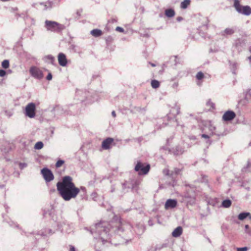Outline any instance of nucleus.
Returning a JSON list of instances; mask_svg holds the SVG:
<instances>
[{"label": "nucleus", "instance_id": "1", "mask_svg": "<svg viewBox=\"0 0 251 251\" xmlns=\"http://www.w3.org/2000/svg\"><path fill=\"white\" fill-rule=\"evenodd\" d=\"M132 228L131 225L126 222H120L118 226L114 227L107 222H101L91 227L90 232L95 239L99 240L98 244L101 243L104 245L109 241L110 232L112 231H115L126 242L131 240Z\"/></svg>", "mask_w": 251, "mask_h": 251}, {"label": "nucleus", "instance_id": "2", "mask_svg": "<svg viewBox=\"0 0 251 251\" xmlns=\"http://www.w3.org/2000/svg\"><path fill=\"white\" fill-rule=\"evenodd\" d=\"M56 187L60 196L66 201L75 198L80 192V189L73 182L72 177L68 176H64L61 181L58 182Z\"/></svg>", "mask_w": 251, "mask_h": 251}, {"label": "nucleus", "instance_id": "3", "mask_svg": "<svg viewBox=\"0 0 251 251\" xmlns=\"http://www.w3.org/2000/svg\"><path fill=\"white\" fill-rule=\"evenodd\" d=\"M45 24L47 29L52 32H60L65 28L63 25L51 21L46 20Z\"/></svg>", "mask_w": 251, "mask_h": 251}, {"label": "nucleus", "instance_id": "4", "mask_svg": "<svg viewBox=\"0 0 251 251\" xmlns=\"http://www.w3.org/2000/svg\"><path fill=\"white\" fill-rule=\"evenodd\" d=\"M234 7L239 13L247 16L251 14V8L249 6H242L238 0H234Z\"/></svg>", "mask_w": 251, "mask_h": 251}, {"label": "nucleus", "instance_id": "5", "mask_svg": "<svg viewBox=\"0 0 251 251\" xmlns=\"http://www.w3.org/2000/svg\"><path fill=\"white\" fill-rule=\"evenodd\" d=\"M150 169V165L138 161L134 170L139 175H144L148 173Z\"/></svg>", "mask_w": 251, "mask_h": 251}, {"label": "nucleus", "instance_id": "6", "mask_svg": "<svg viewBox=\"0 0 251 251\" xmlns=\"http://www.w3.org/2000/svg\"><path fill=\"white\" fill-rule=\"evenodd\" d=\"M54 227H56L57 229H60L62 232L66 233H70L73 231V226L72 225L69 224L66 222H63L62 223H59L58 222H55Z\"/></svg>", "mask_w": 251, "mask_h": 251}, {"label": "nucleus", "instance_id": "7", "mask_svg": "<svg viewBox=\"0 0 251 251\" xmlns=\"http://www.w3.org/2000/svg\"><path fill=\"white\" fill-rule=\"evenodd\" d=\"M160 149L161 150L164 151L165 153L173 154L175 155L181 154L184 152L183 149L179 146H177L175 148L172 149H169L166 147H162Z\"/></svg>", "mask_w": 251, "mask_h": 251}, {"label": "nucleus", "instance_id": "8", "mask_svg": "<svg viewBox=\"0 0 251 251\" xmlns=\"http://www.w3.org/2000/svg\"><path fill=\"white\" fill-rule=\"evenodd\" d=\"M36 106L34 103L30 102L25 107V114L26 116L33 118L35 116Z\"/></svg>", "mask_w": 251, "mask_h": 251}, {"label": "nucleus", "instance_id": "9", "mask_svg": "<svg viewBox=\"0 0 251 251\" xmlns=\"http://www.w3.org/2000/svg\"><path fill=\"white\" fill-rule=\"evenodd\" d=\"M41 173L46 182H50L54 178L52 172L47 168L42 169L41 171Z\"/></svg>", "mask_w": 251, "mask_h": 251}, {"label": "nucleus", "instance_id": "10", "mask_svg": "<svg viewBox=\"0 0 251 251\" xmlns=\"http://www.w3.org/2000/svg\"><path fill=\"white\" fill-rule=\"evenodd\" d=\"M31 75L37 79H41L44 77V75L42 70L36 67H32L29 70Z\"/></svg>", "mask_w": 251, "mask_h": 251}, {"label": "nucleus", "instance_id": "11", "mask_svg": "<svg viewBox=\"0 0 251 251\" xmlns=\"http://www.w3.org/2000/svg\"><path fill=\"white\" fill-rule=\"evenodd\" d=\"M236 116L234 112L230 110L227 111L223 115L222 119L225 121H229L233 120Z\"/></svg>", "mask_w": 251, "mask_h": 251}, {"label": "nucleus", "instance_id": "12", "mask_svg": "<svg viewBox=\"0 0 251 251\" xmlns=\"http://www.w3.org/2000/svg\"><path fill=\"white\" fill-rule=\"evenodd\" d=\"M177 201L175 199L168 200L165 204V208L168 209L170 208H174L177 205Z\"/></svg>", "mask_w": 251, "mask_h": 251}, {"label": "nucleus", "instance_id": "13", "mask_svg": "<svg viewBox=\"0 0 251 251\" xmlns=\"http://www.w3.org/2000/svg\"><path fill=\"white\" fill-rule=\"evenodd\" d=\"M180 112V107L177 105H175L172 107L170 110V113L168 115V118H172V116L175 117Z\"/></svg>", "mask_w": 251, "mask_h": 251}, {"label": "nucleus", "instance_id": "14", "mask_svg": "<svg viewBox=\"0 0 251 251\" xmlns=\"http://www.w3.org/2000/svg\"><path fill=\"white\" fill-rule=\"evenodd\" d=\"M58 60L59 65L64 67L67 65V61L66 55L63 53H59L58 55Z\"/></svg>", "mask_w": 251, "mask_h": 251}, {"label": "nucleus", "instance_id": "15", "mask_svg": "<svg viewBox=\"0 0 251 251\" xmlns=\"http://www.w3.org/2000/svg\"><path fill=\"white\" fill-rule=\"evenodd\" d=\"M195 197L194 192H191L190 194L186 193L184 195V200L191 203H193L195 202Z\"/></svg>", "mask_w": 251, "mask_h": 251}, {"label": "nucleus", "instance_id": "16", "mask_svg": "<svg viewBox=\"0 0 251 251\" xmlns=\"http://www.w3.org/2000/svg\"><path fill=\"white\" fill-rule=\"evenodd\" d=\"M113 142V139L107 138L102 142V148L104 150H108L110 148V146Z\"/></svg>", "mask_w": 251, "mask_h": 251}, {"label": "nucleus", "instance_id": "17", "mask_svg": "<svg viewBox=\"0 0 251 251\" xmlns=\"http://www.w3.org/2000/svg\"><path fill=\"white\" fill-rule=\"evenodd\" d=\"M235 32V28H226L224 31L222 32V36L231 35Z\"/></svg>", "mask_w": 251, "mask_h": 251}, {"label": "nucleus", "instance_id": "18", "mask_svg": "<svg viewBox=\"0 0 251 251\" xmlns=\"http://www.w3.org/2000/svg\"><path fill=\"white\" fill-rule=\"evenodd\" d=\"M182 233V228L181 226H178L173 231L172 235L174 237H178L181 235Z\"/></svg>", "mask_w": 251, "mask_h": 251}, {"label": "nucleus", "instance_id": "19", "mask_svg": "<svg viewBox=\"0 0 251 251\" xmlns=\"http://www.w3.org/2000/svg\"><path fill=\"white\" fill-rule=\"evenodd\" d=\"M91 34L95 37H98L102 34V32L100 29H94L91 31Z\"/></svg>", "mask_w": 251, "mask_h": 251}, {"label": "nucleus", "instance_id": "20", "mask_svg": "<svg viewBox=\"0 0 251 251\" xmlns=\"http://www.w3.org/2000/svg\"><path fill=\"white\" fill-rule=\"evenodd\" d=\"M165 15L168 18H172L175 15V10L172 8L167 9L165 11Z\"/></svg>", "mask_w": 251, "mask_h": 251}, {"label": "nucleus", "instance_id": "21", "mask_svg": "<svg viewBox=\"0 0 251 251\" xmlns=\"http://www.w3.org/2000/svg\"><path fill=\"white\" fill-rule=\"evenodd\" d=\"M41 4L43 6L44 10L50 9L53 6V2L48 1L45 3H41Z\"/></svg>", "mask_w": 251, "mask_h": 251}, {"label": "nucleus", "instance_id": "22", "mask_svg": "<svg viewBox=\"0 0 251 251\" xmlns=\"http://www.w3.org/2000/svg\"><path fill=\"white\" fill-rule=\"evenodd\" d=\"M230 66V69L233 74H236V70L237 68L238 64L235 62L229 61Z\"/></svg>", "mask_w": 251, "mask_h": 251}, {"label": "nucleus", "instance_id": "23", "mask_svg": "<svg viewBox=\"0 0 251 251\" xmlns=\"http://www.w3.org/2000/svg\"><path fill=\"white\" fill-rule=\"evenodd\" d=\"M249 215H250V212H242L238 215V218L239 220L243 221V220H245L246 218H247Z\"/></svg>", "mask_w": 251, "mask_h": 251}, {"label": "nucleus", "instance_id": "24", "mask_svg": "<svg viewBox=\"0 0 251 251\" xmlns=\"http://www.w3.org/2000/svg\"><path fill=\"white\" fill-rule=\"evenodd\" d=\"M145 230L144 227L141 225L140 226H136L135 229V231L137 234L140 235L142 234Z\"/></svg>", "mask_w": 251, "mask_h": 251}, {"label": "nucleus", "instance_id": "25", "mask_svg": "<svg viewBox=\"0 0 251 251\" xmlns=\"http://www.w3.org/2000/svg\"><path fill=\"white\" fill-rule=\"evenodd\" d=\"M46 62L53 64L55 61L54 57L51 55H48L45 57Z\"/></svg>", "mask_w": 251, "mask_h": 251}, {"label": "nucleus", "instance_id": "26", "mask_svg": "<svg viewBox=\"0 0 251 251\" xmlns=\"http://www.w3.org/2000/svg\"><path fill=\"white\" fill-rule=\"evenodd\" d=\"M231 201L229 199H227V200H225L223 201L222 202V206L225 208L229 207L231 206Z\"/></svg>", "mask_w": 251, "mask_h": 251}, {"label": "nucleus", "instance_id": "27", "mask_svg": "<svg viewBox=\"0 0 251 251\" xmlns=\"http://www.w3.org/2000/svg\"><path fill=\"white\" fill-rule=\"evenodd\" d=\"M190 4V0H184L181 2L180 7L182 9H186Z\"/></svg>", "mask_w": 251, "mask_h": 251}, {"label": "nucleus", "instance_id": "28", "mask_svg": "<svg viewBox=\"0 0 251 251\" xmlns=\"http://www.w3.org/2000/svg\"><path fill=\"white\" fill-rule=\"evenodd\" d=\"M122 188H123V190L124 191H125L126 188L133 189V186L132 185V187H131V185L130 183H129V182L126 181V182L122 183Z\"/></svg>", "mask_w": 251, "mask_h": 251}, {"label": "nucleus", "instance_id": "29", "mask_svg": "<svg viewBox=\"0 0 251 251\" xmlns=\"http://www.w3.org/2000/svg\"><path fill=\"white\" fill-rule=\"evenodd\" d=\"M151 86L153 88L156 89L159 87L160 83L157 80H152L151 81Z\"/></svg>", "mask_w": 251, "mask_h": 251}, {"label": "nucleus", "instance_id": "30", "mask_svg": "<svg viewBox=\"0 0 251 251\" xmlns=\"http://www.w3.org/2000/svg\"><path fill=\"white\" fill-rule=\"evenodd\" d=\"M242 171L245 173L251 172V164L248 162L247 166L242 168Z\"/></svg>", "mask_w": 251, "mask_h": 251}, {"label": "nucleus", "instance_id": "31", "mask_svg": "<svg viewBox=\"0 0 251 251\" xmlns=\"http://www.w3.org/2000/svg\"><path fill=\"white\" fill-rule=\"evenodd\" d=\"M2 67L4 69H7L9 66V62L8 60H4L1 63Z\"/></svg>", "mask_w": 251, "mask_h": 251}, {"label": "nucleus", "instance_id": "32", "mask_svg": "<svg viewBox=\"0 0 251 251\" xmlns=\"http://www.w3.org/2000/svg\"><path fill=\"white\" fill-rule=\"evenodd\" d=\"M43 143L42 142L39 141L35 144L34 148L36 150H40L43 147Z\"/></svg>", "mask_w": 251, "mask_h": 251}, {"label": "nucleus", "instance_id": "33", "mask_svg": "<svg viewBox=\"0 0 251 251\" xmlns=\"http://www.w3.org/2000/svg\"><path fill=\"white\" fill-rule=\"evenodd\" d=\"M54 233V230L52 231L51 229H48L47 231H45V232H42L41 235L42 236H47L48 234L51 235Z\"/></svg>", "mask_w": 251, "mask_h": 251}, {"label": "nucleus", "instance_id": "34", "mask_svg": "<svg viewBox=\"0 0 251 251\" xmlns=\"http://www.w3.org/2000/svg\"><path fill=\"white\" fill-rule=\"evenodd\" d=\"M181 172V170L179 168H175L173 171H172L171 175H179Z\"/></svg>", "mask_w": 251, "mask_h": 251}, {"label": "nucleus", "instance_id": "35", "mask_svg": "<svg viewBox=\"0 0 251 251\" xmlns=\"http://www.w3.org/2000/svg\"><path fill=\"white\" fill-rule=\"evenodd\" d=\"M196 77L198 80H201L204 77V74L201 72H199L197 74Z\"/></svg>", "mask_w": 251, "mask_h": 251}, {"label": "nucleus", "instance_id": "36", "mask_svg": "<svg viewBox=\"0 0 251 251\" xmlns=\"http://www.w3.org/2000/svg\"><path fill=\"white\" fill-rule=\"evenodd\" d=\"M64 163V160L59 159L56 162V163L55 164V166L56 168H59V167H61Z\"/></svg>", "mask_w": 251, "mask_h": 251}, {"label": "nucleus", "instance_id": "37", "mask_svg": "<svg viewBox=\"0 0 251 251\" xmlns=\"http://www.w3.org/2000/svg\"><path fill=\"white\" fill-rule=\"evenodd\" d=\"M207 176H205L204 175H201V181L202 182L207 183L208 182V180H207Z\"/></svg>", "mask_w": 251, "mask_h": 251}, {"label": "nucleus", "instance_id": "38", "mask_svg": "<svg viewBox=\"0 0 251 251\" xmlns=\"http://www.w3.org/2000/svg\"><path fill=\"white\" fill-rule=\"evenodd\" d=\"M206 105L207 106H210L211 108H214V103H213L210 100H209L207 102H206Z\"/></svg>", "mask_w": 251, "mask_h": 251}, {"label": "nucleus", "instance_id": "39", "mask_svg": "<svg viewBox=\"0 0 251 251\" xmlns=\"http://www.w3.org/2000/svg\"><path fill=\"white\" fill-rule=\"evenodd\" d=\"M215 127L211 125H210V126H209V130L210 131H211L212 133L213 134H216V135H220V134H218V133H216L215 132H214L213 131L215 130Z\"/></svg>", "mask_w": 251, "mask_h": 251}, {"label": "nucleus", "instance_id": "40", "mask_svg": "<svg viewBox=\"0 0 251 251\" xmlns=\"http://www.w3.org/2000/svg\"><path fill=\"white\" fill-rule=\"evenodd\" d=\"M178 86V81L175 82L172 85V88L176 90H177V87Z\"/></svg>", "mask_w": 251, "mask_h": 251}, {"label": "nucleus", "instance_id": "41", "mask_svg": "<svg viewBox=\"0 0 251 251\" xmlns=\"http://www.w3.org/2000/svg\"><path fill=\"white\" fill-rule=\"evenodd\" d=\"M19 165V167L21 170L26 167L27 166V164L25 163H20Z\"/></svg>", "mask_w": 251, "mask_h": 251}, {"label": "nucleus", "instance_id": "42", "mask_svg": "<svg viewBox=\"0 0 251 251\" xmlns=\"http://www.w3.org/2000/svg\"><path fill=\"white\" fill-rule=\"evenodd\" d=\"M117 21L118 19L116 17H113L109 21V22L113 24L115 23H117Z\"/></svg>", "mask_w": 251, "mask_h": 251}, {"label": "nucleus", "instance_id": "43", "mask_svg": "<svg viewBox=\"0 0 251 251\" xmlns=\"http://www.w3.org/2000/svg\"><path fill=\"white\" fill-rule=\"evenodd\" d=\"M248 250V248L246 247L243 248H237V251H247Z\"/></svg>", "mask_w": 251, "mask_h": 251}, {"label": "nucleus", "instance_id": "44", "mask_svg": "<svg viewBox=\"0 0 251 251\" xmlns=\"http://www.w3.org/2000/svg\"><path fill=\"white\" fill-rule=\"evenodd\" d=\"M6 74V72L5 70H2V69L0 70V77H3Z\"/></svg>", "mask_w": 251, "mask_h": 251}, {"label": "nucleus", "instance_id": "45", "mask_svg": "<svg viewBox=\"0 0 251 251\" xmlns=\"http://www.w3.org/2000/svg\"><path fill=\"white\" fill-rule=\"evenodd\" d=\"M116 31H119L120 32H124V29L121 27L117 26L116 29Z\"/></svg>", "mask_w": 251, "mask_h": 251}, {"label": "nucleus", "instance_id": "46", "mask_svg": "<svg viewBox=\"0 0 251 251\" xmlns=\"http://www.w3.org/2000/svg\"><path fill=\"white\" fill-rule=\"evenodd\" d=\"M52 75L50 73H49V74L48 75L47 77H46V79L48 80H50L52 79Z\"/></svg>", "mask_w": 251, "mask_h": 251}, {"label": "nucleus", "instance_id": "47", "mask_svg": "<svg viewBox=\"0 0 251 251\" xmlns=\"http://www.w3.org/2000/svg\"><path fill=\"white\" fill-rule=\"evenodd\" d=\"M69 251H75V247L71 245H69Z\"/></svg>", "mask_w": 251, "mask_h": 251}, {"label": "nucleus", "instance_id": "48", "mask_svg": "<svg viewBox=\"0 0 251 251\" xmlns=\"http://www.w3.org/2000/svg\"><path fill=\"white\" fill-rule=\"evenodd\" d=\"M201 136V137L205 138V139H209V138L208 135L205 134H203Z\"/></svg>", "mask_w": 251, "mask_h": 251}, {"label": "nucleus", "instance_id": "49", "mask_svg": "<svg viewBox=\"0 0 251 251\" xmlns=\"http://www.w3.org/2000/svg\"><path fill=\"white\" fill-rule=\"evenodd\" d=\"M182 20H183V18H182L181 17H177V18H176V20H177L178 22H180V21H181Z\"/></svg>", "mask_w": 251, "mask_h": 251}, {"label": "nucleus", "instance_id": "50", "mask_svg": "<svg viewBox=\"0 0 251 251\" xmlns=\"http://www.w3.org/2000/svg\"><path fill=\"white\" fill-rule=\"evenodd\" d=\"M115 187H114V186H112L111 188L110 191H111V192L113 193L115 191Z\"/></svg>", "mask_w": 251, "mask_h": 251}, {"label": "nucleus", "instance_id": "51", "mask_svg": "<svg viewBox=\"0 0 251 251\" xmlns=\"http://www.w3.org/2000/svg\"><path fill=\"white\" fill-rule=\"evenodd\" d=\"M111 114L113 117H115L116 116V112L114 111L112 112Z\"/></svg>", "mask_w": 251, "mask_h": 251}, {"label": "nucleus", "instance_id": "52", "mask_svg": "<svg viewBox=\"0 0 251 251\" xmlns=\"http://www.w3.org/2000/svg\"><path fill=\"white\" fill-rule=\"evenodd\" d=\"M81 94H82V92L81 91L79 90L76 92V96L80 95Z\"/></svg>", "mask_w": 251, "mask_h": 251}, {"label": "nucleus", "instance_id": "53", "mask_svg": "<svg viewBox=\"0 0 251 251\" xmlns=\"http://www.w3.org/2000/svg\"><path fill=\"white\" fill-rule=\"evenodd\" d=\"M245 229H249V225H246L245 226Z\"/></svg>", "mask_w": 251, "mask_h": 251}, {"label": "nucleus", "instance_id": "54", "mask_svg": "<svg viewBox=\"0 0 251 251\" xmlns=\"http://www.w3.org/2000/svg\"><path fill=\"white\" fill-rule=\"evenodd\" d=\"M248 59H249V60L250 61V63H251V56L248 57Z\"/></svg>", "mask_w": 251, "mask_h": 251}, {"label": "nucleus", "instance_id": "55", "mask_svg": "<svg viewBox=\"0 0 251 251\" xmlns=\"http://www.w3.org/2000/svg\"><path fill=\"white\" fill-rule=\"evenodd\" d=\"M206 143H207V144H208V145H210V144H211V142L210 141V140H208L206 142Z\"/></svg>", "mask_w": 251, "mask_h": 251}, {"label": "nucleus", "instance_id": "56", "mask_svg": "<svg viewBox=\"0 0 251 251\" xmlns=\"http://www.w3.org/2000/svg\"><path fill=\"white\" fill-rule=\"evenodd\" d=\"M12 71L11 70H8L7 72H6V74H10L11 73Z\"/></svg>", "mask_w": 251, "mask_h": 251}, {"label": "nucleus", "instance_id": "57", "mask_svg": "<svg viewBox=\"0 0 251 251\" xmlns=\"http://www.w3.org/2000/svg\"><path fill=\"white\" fill-rule=\"evenodd\" d=\"M249 219L251 220V214L250 213V215L248 216Z\"/></svg>", "mask_w": 251, "mask_h": 251}, {"label": "nucleus", "instance_id": "58", "mask_svg": "<svg viewBox=\"0 0 251 251\" xmlns=\"http://www.w3.org/2000/svg\"><path fill=\"white\" fill-rule=\"evenodd\" d=\"M150 64H151V66L152 67H155V66H156V65H155L154 64H153V63H150Z\"/></svg>", "mask_w": 251, "mask_h": 251}, {"label": "nucleus", "instance_id": "59", "mask_svg": "<svg viewBox=\"0 0 251 251\" xmlns=\"http://www.w3.org/2000/svg\"><path fill=\"white\" fill-rule=\"evenodd\" d=\"M81 189L83 191H85V188L84 187H81Z\"/></svg>", "mask_w": 251, "mask_h": 251}, {"label": "nucleus", "instance_id": "60", "mask_svg": "<svg viewBox=\"0 0 251 251\" xmlns=\"http://www.w3.org/2000/svg\"><path fill=\"white\" fill-rule=\"evenodd\" d=\"M0 0L2 1H9V0Z\"/></svg>", "mask_w": 251, "mask_h": 251}, {"label": "nucleus", "instance_id": "61", "mask_svg": "<svg viewBox=\"0 0 251 251\" xmlns=\"http://www.w3.org/2000/svg\"><path fill=\"white\" fill-rule=\"evenodd\" d=\"M95 251H101L100 250L96 249Z\"/></svg>", "mask_w": 251, "mask_h": 251}, {"label": "nucleus", "instance_id": "62", "mask_svg": "<svg viewBox=\"0 0 251 251\" xmlns=\"http://www.w3.org/2000/svg\"><path fill=\"white\" fill-rule=\"evenodd\" d=\"M249 50L251 52V46L250 47Z\"/></svg>", "mask_w": 251, "mask_h": 251}, {"label": "nucleus", "instance_id": "63", "mask_svg": "<svg viewBox=\"0 0 251 251\" xmlns=\"http://www.w3.org/2000/svg\"><path fill=\"white\" fill-rule=\"evenodd\" d=\"M249 95L251 96V91L249 92Z\"/></svg>", "mask_w": 251, "mask_h": 251}, {"label": "nucleus", "instance_id": "64", "mask_svg": "<svg viewBox=\"0 0 251 251\" xmlns=\"http://www.w3.org/2000/svg\"><path fill=\"white\" fill-rule=\"evenodd\" d=\"M83 100H80V101L81 102L83 101Z\"/></svg>", "mask_w": 251, "mask_h": 251}]
</instances>
